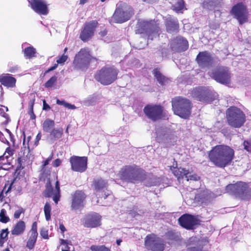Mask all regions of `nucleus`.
<instances>
[{
  "instance_id": "nucleus-1",
  "label": "nucleus",
  "mask_w": 251,
  "mask_h": 251,
  "mask_svg": "<svg viewBox=\"0 0 251 251\" xmlns=\"http://www.w3.org/2000/svg\"><path fill=\"white\" fill-rule=\"evenodd\" d=\"M234 156V150L225 145H218L213 147L208 154L210 160L220 168H224L230 164Z\"/></svg>"
},
{
  "instance_id": "nucleus-2",
  "label": "nucleus",
  "mask_w": 251,
  "mask_h": 251,
  "mask_svg": "<svg viewBox=\"0 0 251 251\" xmlns=\"http://www.w3.org/2000/svg\"><path fill=\"white\" fill-rule=\"evenodd\" d=\"M174 113L179 117L186 119L191 114V104L189 100L178 97L172 100Z\"/></svg>"
},
{
  "instance_id": "nucleus-3",
  "label": "nucleus",
  "mask_w": 251,
  "mask_h": 251,
  "mask_svg": "<svg viewBox=\"0 0 251 251\" xmlns=\"http://www.w3.org/2000/svg\"><path fill=\"white\" fill-rule=\"evenodd\" d=\"M93 59L95 58L91 55L89 49H81L75 55L73 61L74 69L82 71H85Z\"/></svg>"
},
{
  "instance_id": "nucleus-4",
  "label": "nucleus",
  "mask_w": 251,
  "mask_h": 251,
  "mask_svg": "<svg viewBox=\"0 0 251 251\" xmlns=\"http://www.w3.org/2000/svg\"><path fill=\"white\" fill-rule=\"evenodd\" d=\"M123 180L132 183H137L143 179L141 170L136 166H126L121 169L118 174Z\"/></svg>"
},
{
  "instance_id": "nucleus-5",
  "label": "nucleus",
  "mask_w": 251,
  "mask_h": 251,
  "mask_svg": "<svg viewBox=\"0 0 251 251\" xmlns=\"http://www.w3.org/2000/svg\"><path fill=\"white\" fill-rule=\"evenodd\" d=\"M226 191L227 193L234 195L242 200H247L251 198V190L246 183L242 182L227 185Z\"/></svg>"
},
{
  "instance_id": "nucleus-6",
  "label": "nucleus",
  "mask_w": 251,
  "mask_h": 251,
  "mask_svg": "<svg viewBox=\"0 0 251 251\" xmlns=\"http://www.w3.org/2000/svg\"><path fill=\"white\" fill-rule=\"evenodd\" d=\"M226 118L228 124L232 127H241L245 122V116L238 108L231 107L226 110Z\"/></svg>"
},
{
  "instance_id": "nucleus-7",
  "label": "nucleus",
  "mask_w": 251,
  "mask_h": 251,
  "mask_svg": "<svg viewBox=\"0 0 251 251\" xmlns=\"http://www.w3.org/2000/svg\"><path fill=\"white\" fill-rule=\"evenodd\" d=\"M118 71L114 67H103L99 71L95 78L103 85H109L113 82L117 77Z\"/></svg>"
},
{
  "instance_id": "nucleus-8",
  "label": "nucleus",
  "mask_w": 251,
  "mask_h": 251,
  "mask_svg": "<svg viewBox=\"0 0 251 251\" xmlns=\"http://www.w3.org/2000/svg\"><path fill=\"white\" fill-rule=\"evenodd\" d=\"M133 14V9L126 3L119 4L113 15V20L117 23L128 21Z\"/></svg>"
},
{
  "instance_id": "nucleus-9",
  "label": "nucleus",
  "mask_w": 251,
  "mask_h": 251,
  "mask_svg": "<svg viewBox=\"0 0 251 251\" xmlns=\"http://www.w3.org/2000/svg\"><path fill=\"white\" fill-rule=\"evenodd\" d=\"M192 95L196 100L203 102H210L218 98L217 93L205 87L195 88Z\"/></svg>"
},
{
  "instance_id": "nucleus-10",
  "label": "nucleus",
  "mask_w": 251,
  "mask_h": 251,
  "mask_svg": "<svg viewBox=\"0 0 251 251\" xmlns=\"http://www.w3.org/2000/svg\"><path fill=\"white\" fill-rule=\"evenodd\" d=\"M143 111L145 115L152 121H156L166 117V112L160 105L148 104L144 107Z\"/></svg>"
},
{
  "instance_id": "nucleus-11",
  "label": "nucleus",
  "mask_w": 251,
  "mask_h": 251,
  "mask_svg": "<svg viewBox=\"0 0 251 251\" xmlns=\"http://www.w3.org/2000/svg\"><path fill=\"white\" fill-rule=\"evenodd\" d=\"M209 76L217 82L222 84L229 82L230 75L227 67L221 66L208 72Z\"/></svg>"
},
{
  "instance_id": "nucleus-12",
  "label": "nucleus",
  "mask_w": 251,
  "mask_h": 251,
  "mask_svg": "<svg viewBox=\"0 0 251 251\" xmlns=\"http://www.w3.org/2000/svg\"><path fill=\"white\" fill-rule=\"evenodd\" d=\"M14 151L13 149L7 147L3 154L0 156V177L4 175L5 171L11 168V162L13 158Z\"/></svg>"
},
{
  "instance_id": "nucleus-13",
  "label": "nucleus",
  "mask_w": 251,
  "mask_h": 251,
  "mask_svg": "<svg viewBox=\"0 0 251 251\" xmlns=\"http://www.w3.org/2000/svg\"><path fill=\"white\" fill-rule=\"evenodd\" d=\"M145 245L147 249L152 251H163L165 249L164 240L154 234L147 236Z\"/></svg>"
},
{
  "instance_id": "nucleus-14",
  "label": "nucleus",
  "mask_w": 251,
  "mask_h": 251,
  "mask_svg": "<svg viewBox=\"0 0 251 251\" xmlns=\"http://www.w3.org/2000/svg\"><path fill=\"white\" fill-rule=\"evenodd\" d=\"M101 217L98 213L92 212L85 215L81 220L83 226L87 228H95L101 225Z\"/></svg>"
},
{
  "instance_id": "nucleus-15",
  "label": "nucleus",
  "mask_w": 251,
  "mask_h": 251,
  "mask_svg": "<svg viewBox=\"0 0 251 251\" xmlns=\"http://www.w3.org/2000/svg\"><path fill=\"white\" fill-rule=\"evenodd\" d=\"M230 12L238 21L240 25L244 24L247 21L248 11L246 6L242 2H240L235 5L232 8Z\"/></svg>"
},
{
  "instance_id": "nucleus-16",
  "label": "nucleus",
  "mask_w": 251,
  "mask_h": 251,
  "mask_svg": "<svg viewBox=\"0 0 251 251\" xmlns=\"http://www.w3.org/2000/svg\"><path fill=\"white\" fill-rule=\"evenodd\" d=\"M71 169L75 172L83 173L87 168V157L73 156L70 159Z\"/></svg>"
},
{
  "instance_id": "nucleus-17",
  "label": "nucleus",
  "mask_w": 251,
  "mask_h": 251,
  "mask_svg": "<svg viewBox=\"0 0 251 251\" xmlns=\"http://www.w3.org/2000/svg\"><path fill=\"white\" fill-rule=\"evenodd\" d=\"M86 195L82 191H76L72 196L71 207L73 210L81 209L85 204Z\"/></svg>"
},
{
  "instance_id": "nucleus-18",
  "label": "nucleus",
  "mask_w": 251,
  "mask_h": 251,
  "mask_svg": "<svg viewBox=\"0 0 251 251\" xmlns=\"http://www.w3.org/2000/svg\"><path fill=\"white\" fill-rule=\"evenodd\" d=\"M196 61L201 68H208L212 65L213 58L208 51H201L198 54Z\"/></svg>"
},
{
  "instance_id": "nucleus-19",
  "label": "nucleus",
  "mask_w": 251,
  "mask_h": 251,
  "mask_svg": "<svg viewBox=\"0 0 251 251\" xmlns=\"http://www.w3.org/2000/svg\"><path fill=\"white\" fill-rule=\"evenodd\" d=\"M178 222L182 227L191 229L193 227L199 224V220L195 216L190 214H185L178 219Z\"/></svg>"
},
{
  "instance_id": "nucleus-20",
  "label": "nucleus",
  "mask_w": 251,
  "mask_h": 251,
  "mask_svg": "<svg viewBox=\"0 0 251 251\" xmlns=\"http://www.w3.org/2000/svg\"><path fill=\"white\" fill-rule=\"evenodd\" d=\"M97 25L98 22L96 21L86 23L80 35L81 39L83 41H86L91 38L94 35Z\"/></svg>"
},
{
  "instance_id": "nucleus-21",
  "label": "nucleus",
  "mask_w": 251,
  "mask_h": 251,
  "mask_svg": "<svg viewBox=\"0 0 251 251\" xmlns=\"http://www.w3.org/2000/svg\"><path fill=\"white\" fill-rule=\"evenodd\" d=\"M170 47L174 51H184L188 49V43L183 37H177L171 41Z\"/></svg>"
},
{
  "instance_id": "nucleus-22",
  "label": "nucleus",
  "mask_w": 251,
  "mask_h": 251,
  "mask_svg": "<svg viewBox=\"0 0 251 251\" xmlns=\"http://www.w3.org/2000/svg\"><path fill=\"white\" fill-rule=\"evenodd\" d=\"M32 9L40 15H47L49 10L46 2L44 0H29Z\"/></svg>"
},
{
  "instance_id": "nucleus-23",
  "label": "nucleus",
  "mask_w": 251,
  "mask_h": 251,
  "mask_svg": "<svg viewBox=\"0 0 251 251\" xmlns=\"http://www.w3.org/2000/svg\"><path fill=\"white\" fill-rule=\"evenodd\" d=\"M32 158V154L28 144H25V137L24 135L23 146L18 153V160L20 164L30 160Z\"/></svg>"
},
{
  "instance_id": "nucleus-24",
  "label": "nucleus",
  "mask_w": 251,
  "mask_h": 251,
  "mask_svg": "<svg viewBox=\"0 0 251 251\" xmlns=\"http://www.w3.org/2000/svg\"><path fill=\"white\" fill-rule=\"evenodd\" d=\"M44 195L46 197H51L52 196L53 201L57 204L60 197V187L58 181H56L54 189L52 187L50 183L47 184Z\"/></svg>"
},
{
  "instance_id": "nucleus-25",
  "label": "nucleus",
  "mask_w": 251,
  "mask_h": 251,
  "mask_svg": "<svg viewBox=\"0 0 251 251\" xmlns=\"http://www.w3.org/2000/svg\"><path fill=\"white\" fill-rule=\"evenodd\" d=\"M165 25L167 30L169 33L176 32L178 29V24L177 20L168 15L165 17Z\"/></svg>"
},
{
  "instance_id": "nucleus-26",
  "label": "nucleus",
  "mask_w": 251,
  "mask_h": 251,
  "mask_svg": "<svg viewBox=\"0 0 251 251\" xmlns=\"http://www.w3.org/2000/svg\"><path fill=\"white\" fill-rule=\"evenodd\" d=\"M63 134L62 128H54L48 135L47 140L50 144L53 143L59 139L61 138Z\"/></svg>"
},
{
  "instance_id": "nucleus-27",
  "label": "nucleus",
  "mask_w": 251,
  "mask_h": 251,
  "mask_svg": "<svg viewBox=\"0 0 251 251\" xmlns=\"http://www.w3.org/2000/svg\"><path fill=\"white\" fill-rule=\"evenodd\" d=\"M16 79L8 74H3L0 76V82L7 87H13L15 86Z\"/></svg>"
},
{
  "instance_id": "nucleus-28",
  "label": "nucleus",
  "mask_w": 251,
  "mask_h": 251,
  "mask_svg": "<svg viewBox=\"0 0 251 251\" xmlns=\"http://www.w3.org/2000/svg\"><path fill=\"white\" fill-rule=\"evenodd\" d=\"M144 23L147 25V28H144L143 30L148 34L149 39L153 40L154 37H155L157 36L159 31V28L158 27L154 28L151 23L144 22Z\"/></svg>"
},
{
  "instance_id": "nucleus-29",
  "label": "nucleus",
  "mask_w": 251,
  "mask_h": 251,
  "mask_svg": "<svg viewBox=\"0 0 251 251\" xmlns=\"http://www.w3.org/2000/svg\"><path fill=\"white\" fill-rule=\"evenodd\" d=\"M25 229V223L23 221L20 220L13 226L11 232L13 235L19 236L23 234Z\"/></svg>"
},
{
  "instance_id": "nucleus-30",
  "label": "nucleus",
  "mask_w": 251,
  "mask_h": 251,
  "mask_svg": "<svg viewBox=\"0 0 251 251\" xmlns=\"http://www.w3.org/2000/svg\"><path fill=\"white\" fill-rule=\"evenodd\" d=\"M152 73L157 82L161 85H165L170 82V79L162 74L159 69L155 68Z\"/></svg>"
},
{
  "instance_id": "nucleus-31",
  "label": "nucleus",
  "mask_w": 251,
  "mask_h": 251,
  "mask_svg": "<svg viewBox=\"0 0 251 251\" xmlns=\"http://www.w3.org/2000/svg\"><path fill=\"white\" fill-rule=\"evenodd\" d=\"M55 127L54 121L50 119H46L43 124V129L44 131L50 133Z\"/></svg>"
},
{
  "instance_id": "nucleus-32",
  "label": "nucleus",
  "mask_w": 251,
  "mask_h": 251,
  "mask_svg": "<svg viewBox=\"0 0 251 251\" xmlns=\"http://www.w3.org/2000/svg\"><path fill=\"white\" fill-rule=\"evenodd\" d=\"M94 186L96 193L102 190L107 186V182L102 178L96 179L94 180Z\"/></svg>"
},
{
  "instance_id": "nucleus-33",
  "label": "nucleus",
  "mask_w": 251,
  "mask_h": 251,
  "mask_svg": "<svg viewBox=\"0 0 251 251\" xmlns=\"http://www.w3.org/2000/svg\"><path fill=\"white\" fill-rule=\"evenodd\" d=\"M173 172L174 175L179 179L181 178L185 177L186 175L188 173V170L182 168H174Z\"/></svg>"
},
{
  "instance_id": "nucleus-34",
  "label": "nucleus",
  "mask_w": 251,
  "mask_h": 251,
  "mask_svg": "<svg viewBox=\"0 0 251 251\" xmlns=\"http://www.w3.org/2000/svg\"><path fill=\"white\" fill-rule=\"evenodd\" d=\"M36 49L33 47L29 46L24 50V55L26 58L30 59L36 56Z\"/></svg>"
},
{
  "instance_id": "nucleus-35",
  "label": "nucleus",
  "mask_w": 251,
  "mask_h": 251,
  "mask_svg": "<svg viewBox=\"0 0 251 251\" xmlns=\"http://www.w3.org/2000/svg\"><path fill=\"white\" fill-rule=\"evenodd\" d=\"M173 9L177 13L182 12L184 8V2L183 0H178L173 6Z\"/></svg>"
},
{
  "instance_id": "nucleus-36",
  "label": "nucleus",
  "mask_w": 251,
  "mask_h": 251,
  "mask_svg": "<svg viewBox=\"0 0 251 251\" xmlns=\"http://www.w3.org/2000/svg\"><path fill=\"white\" fill-rule=\"evenodd\" d=\"M38 235L30 234L26 243V247L29 250L32 249L36 242Z\"/></svg>"
},
{
  "instance_id": "nucleus-37",
  "label": "nucleus",
  "mask_w": 251,
  "mask_h": 251,
  "mask_svg": "<svg viewBox=\"0 0 251 251\" xmlns=\"http://www.w3.org/2000/svg\"><path fill=\"white\" fill-rule=\"evenodd\" d=\"M90 250L91 251H110V248L105 245H92Z\"/></svg>"
},
{
  "instance_id": "nucleus-38",
  "label": "nucleus",
  "mask_w": 251,
  "mask_h": 251,
  "mask_svg": "<svg viewBox=\"0 0 251 251\" xmlns=\"http://www.w3.org/2000/svg\"><path fill=\"white\" fill-rule=\"evenodd\" d=\"M44 210L46 220L49 221L50 219L51 206L49 203L47 202L45 204Z\"/></svg>"
},
{
  "instance_id": "nucleus-39",
  "label": "nucleus",
  "mask_w": 251,
  "mask_h": 251,
  "mask_svg": "<svg viewBox=\"0 0 251 251\" xmlns=\"http://www.w3.org/2000/svg\"><path fill=\"white\" fill-rule=\"evenodd\" d=\"M6 211L4 209H2L0 212V222L6 223L9 221V218L6 215Z\"/></svg>"
},
{
  "instance_id": "nucleus-40",
  "label": "nucleus",
  "mask_w": 251,
  "mask_h": 251,
  "mask_svg": "<svg viewBox=\"0 0 251 251\" xmlns=\"http://www.w3.org/2000/svg\"><path fill=\"white\" fill-rule=\"evenodd\" d=\"M57 80V77L56 76H52L49 80H48L45 84V87L46 88L51 87L56 82Z\"/></svg>"
},
{
  "instance_id": "nucleus-41",
  "label": "nucleus",
  "mask_w": 251,
  "mask_h": 251,
  "mask_svg": "<svg viewBox=\"0 0 251 251\" xmlns=\"http://www.w3.org/2000/svg\"><path fill=\"white\" fill-rule=\"evenodd\" d=\"M187 181L189 180H198L200 178L199 176H198L196 174L191 175L190 173L188 171L187 174L186 175L185 177Z\"/></svg>"
},
{
  "instance_id": "nucleus-42",
  "label": "nucleus",
  "mask_w": 251,
  "mask_h": 251,
  "mask_svg": "<svg viewBox=\"0 0 251 251\" xmlns=\"http://www.w3.org/2000/svg\"><path fill=\"white\" fill-rule=\"evenodd\" d=\"M160 184V178L154 177L151 179V182L147 184V186H156Z\"/></svg>"
},
{
  "instance_id": "nucleus-43",
  "label": "nucleus",
  "mask_w": 251,
  "mask_h": 251,
  "mask_svg": "<svg viewBox=\"0 0 251 251\" xmlns=\"http://www.w3.org/2000/svg\"><path fill=\"white\" fill-rule=\"evenodd\" d=\"M68 57L67 55L64 54L59 57L56 62L58 64L63 65L66 61Z\"/></svg>"
},
{
  "instance_id": "nucleus-44",
  "label": "nucleus",
  "mask_w": 251,
  "mask_h": 251,
  "mask_svg": "<svg viewBox=\"0 0 251 251\" xmlns=\"http://www.w3.org/2000/svg\"><path fill=\"white\" fill-rule=\"evenodd\" d=\"M30 234L38 235L37 224L36 222L32 224L31 229L30 231Z\"/></svg>"
},
{
  "instance_id": "nucleus-45",
  "label": "nucleus",
  "mask_w": 251,
  "mask_h": 251,
  "mask_svg": "<svg viewBox=\"0 0 251 251\" xmlns=\"http://www.w3.org/2000/svg\"><path fill=\"white\" fill-rule=\"evenodd\" d=\"M24 209L22 207H20L17 210L15 211L14 214V217L15 219H18L20 218L21 214L22 213H24Z\"/></svg>"
},
{
  "instance_id": "nucleus-46",
  "label": "nucleus",
  "mask_w": 251,
  "mask_h": 251,
  "mask_svg": "<svg viewBox=\"0 0 251 251\" xmlns=\"http://www.w3.org/2000/svg\"><path fill=\"white\" fill-rule=\"evenodd\" d=\"M33 104L34 102L30 101L29 103L30 109L29 111V114L30 115V118L32 120L35 119L36 118V116L33 112Z\"/></svg>"
},
{
  "instance_id": "nucleus-47",
  "label": "nucleus",
  "mask_w": 251,
  "mask_h": 251,
  "mask_svg": "<svg viewBox=\"0 0 251 251\" xmlns=\"http://www.w3.org/2000/svg\"><path fill=\"white\" fill-rule=\"evenodd\" d=\"M8 234V230L7 228L1 230V233L0 234V239H5L7 237Z\"/></svg>"
},
{
  "instance_id": "nucleus-48",
  "label": "nucleus",
  "mask_w": 251,
  "mask_h": 251,
  "mask_svg": "<svg viewBox=\"0 0 251 251\" xmlns=\"http://www.w3.org/2000/svg\"><path fill=\"white\" fill-rule=\"evenodd\" d=\"M166 236L170 240H175L176 238V236L175 234V233L172 231H168L166 233Z\"/></svg>"
},
{
  "instance_id": "nucleus-49",
  "label": "nucleus",
  "mask_w": 251,
  "mask_h": 251,
  "mask_svg": "<svg viewBox=\"0 0 251 251\" xmlns=\"http://www.w3.org/2000/svg\"><path fill=\"white\" fill-rule=\"evenodd\" d=\"M40 234L42 237L44 239H48V231L45 229H42L40 231Z\"/></svg>"
},
{
  "instance_id": "nucleus-50",
  "label": "nucleus",
  "mask_w": 251,
  "mask_h": 251,
  "mask_svg": "<svg viewBox=\"0 0 251 251\" xmlns=\"http://www.w3.org/2000/svg\"><path fill=\"white\" fill-rule=\"evenodd\" d=\"M41 137H42L41 132H39L36 135V138L35 140L34 145L35 146H38V145L39 144V141L40 140Z\"/></svg>"
},
{
  "instance_id": "nucleus-51",
  "label": "nucleus",
  "mask_w": 251,
  "mask_h": 251,
  "mask_svg": "<svg viewBox=\"0 0 251 251\" xmlns=\"http://www.w3.org/2000/svg\"><path fill=\"white\" fill-rule=\"evenodd\" d=\"M102 197L104 198V199L108 198L111 200H113V196L111 195V192L109 191H107V192H105L104 195H102Z\"/></svg>"
},
{
  "instance_id": "nucleus-52",
  "label": "nucleus",
  "mask_w": 251,
  "mask_h": 251,
  "mask_svg": "<svg viewBox=\"0 0 251 251\" xmlns=\"http://www.w3.org/2000/svg\"><path fill=\"white\" fill-rule=\"evenodd\" d=\"M61 162L60 159H56L53 162L52 165L54 167H57L60 165Z\"/></svg>"
},
{
  "instance_id": "nucleus-53",
  "label": "nucleus",
  "mask_w": 251,
  "mask_h": 251,
  "mask_svg": "<svg viewBox=\"0 0 251 251\" xmlns=\"http://www.w3.org/2000/svg\"><path fill=\"white\" fill-rule=\"evenodd\" d=\"M6 132L8 133L9 138L10 139L11 141L12 142L13 144H14L15 141L14 139V136L12 135L11 132L10 131L9 129H5Z\"/></svg>"
},
{
  "instance_id": "nucleus-54",
  "label": "nucleus",
  "mask_w": 251,
  "mask_h": 251,
  "mask_svg": "<svg viewBox=\"0 0 251 251\" xmlns=\"http://www.w3.org/2000/svg\"><path fill=\"white\" fill-rule=\"evenodd\" d=\"M53 158V154L51 153L50 155L44 161L43 165L44 166H46L49 164V162L51 161V160Z\"/></svg>"
},
{
  "instance_id": "nucleus-55",
  "label": "nucleus",
  "mask_w": 251,
  "mask_h": 251,
  "mask_svg": "<svg viewBox=\"0 0 251 251\" xmlns=\"http://www.w3.org/2000/svg\"><path fill=\"white\" fill-rule=\"evenodd\" d=\"M56 103L58 105H63L64 107H66L67 102H66L65 100H60L57 99L56 100Z\"/></svg>"
},
{
  "instance_id": "nucleus-56",
  "label": "nucleus",
  "mask_w": 251,
  "mask_h": 251,
  "mask_svg": "<svg viewBox=\"0 0 251 251\" xmlns=\"http://www.w3.org/2000/svg\"><path fill=\"white\" fill-rule=\"evenodd\" d=\"M43 110H49L50 109V106L49 105V104H48L46 102V100H43Z\"/></svg>"
},
{
  "instance_id": "nucleus-57",
  "label": "nucleus",
  "mask_w": 251,
  "mask_h": 251,
  "mask_svg": "<svg viewBox=\"0 0 251 251\" xmlns=\"http://www.w3.org/2000/svg\"><path fill=\"white\" fill-rule=\"evenodd\" d=\"M19 69V67L17 66L12 67L9 68L8 71L10 73H15Z\"/></svg>"
},
{
  "instance_id": "nucleus-58",
  "label": "nucleus",
  "mask_w": 251,
  "mask_h": 251,
  "mask_svg": "<svg viewBox=\"0 0 251 251\" xmlns=\"http://www.w3.org/2000/svg\"><path fill=\"white\" fill-rule=\"evenodd\" d=\"M0 141L4 143H7L8 145H9V143L7 140L3 136V135L1 133V136L0 137Z\"/></svg>"
},
{
  "instance_id": "nucleus-59",
  "label": "nucleus",
  "mask_w": 251,
  "mask_h": 251,
  "mask_svg": "<svg viewBox=\"0 0 251 251\" xmlns=\"http://www.w3.org/2000/svg\"><path fill=\"white\" fill-rule=\"evenodd\" d=\"M58 64L57 63L55 64L53 66L50 67L48 69V70L47 71V73L50 72V71H53L54 70L56 69L58 66Z\"/></svg>"
},
{
  "instance_id": "nucleus-60",
  "label": "nucleus",
  "mask_w": 251,
  "mask_h": 251,
  "mask_svg": "<svg viewBox=\"0 0 251 251\" xmlns=\"http://www.w3.org/2000/svg\"><path fill=\"white\" fill-rule=\"evenodd\" d=\"M65 107L68 108V109H74L76 108L74 105L71 104L69 103H67V105Z\"/></svg>"
},
{
  "instance_id": "nucleus-61",
  "label": "nucleus",
  "mask_w": 251,
  "mask_h": 251,
  "mask_svg": "<svg viewBox=\"0 0 251 251\" xmlns=\"http://www.w3.org/2000/svg\"><path fill=\"white\" fill-rule=\"evenodd\" d=\"M59 229L61 231L62 233H64V232L66 230V228L63 224H60L59 225Z\"/></svg>"
},
{
  "instance_id": "nucleus-62",
  "label": "nucleus",
  "mask_w": 251,
  "mask_h": 251,
  "mask_svg": "<svg viewBox=\"0 0 251 251\" xmlns=\"http://www.w3.org/2000/svg\"><path fill=\"white\" fill-rule=\"evenodd\" d=\"M60 243L62 245H68L69 244V242L68 240H64V239H61L60 240Z\"/></svg>"
},
{
  "instance_id": "nucleus-63",
  "label": "nucleus",
  "mask_w": 251,
  "mask_h": 251,
  "mask_svg": "<svg viewBox=\"0 0 251 251\" xmlns=\"http://www.w3.org/2000/svg\"><path fill=\"white\" fill-rule=\"evenodd\" d=\"M188 251H200L197 248L194 247V248L188 249Z\"/></svg>"
},
{
  "instance_id": "nucleus-64",
  "label": "nucleus",
  "mask_w": 251,
  "mask_h": 251,
  "mask_svg": "<svg viewBox=\"0 0 251 251\" xmlns=\"http://www.w3.org/2000/svg\"><path fill=\"white\" fill-rule=\"evenodd\" d=\"M107 34V31L105 30L102 31L100 32V34L101 36H104Z\"/></svg>"
}]
</instances>
